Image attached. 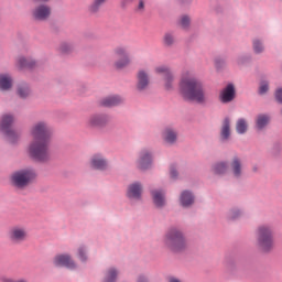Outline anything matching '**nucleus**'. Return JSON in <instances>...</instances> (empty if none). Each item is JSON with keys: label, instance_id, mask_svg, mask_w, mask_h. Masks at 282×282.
I'll return each mask as SVG.
<instances>
[{"label": "nucleus", "instance_id": "obj_1", "mask_svg": "<svg viewBox=\"0 0 282 282\" xmlns=\"http://www.w3.org/2000/svg\"><path fill=\"white\" fill-rule=\"evenodd\" d=\"M30 135L33 139L28 145V154L34 162H50L52 151L50 142L52 141V127L46 121H36L30 128Z\"/></svg>", "mask_w": 282, "mask_h": 282}, {"label": "nucleus", "instance_id": "obj_2", "mask_svg": "<svg viewBox=\"0 0 282 282\" xmlns=\"http://www.w3.org/2000/svg\"><path fill=\"white\" fill-rule=\"evenodd\" d=\"M178 94L188 102H197V105H206L208 102L204 82L191 72H184L181 75Z\"/></svg>", "mask_w": 282, "mask_h": 282}, {"label": "nucleus", "instance_id": "obj_3", "mask_svg": "<svg viewBox=\"0 0 282 282\" xmlns=\"http://www.w3.org/2000/svg\"><path fill=\"white\" fill-rule=\"evenodd\" d=\"M256 246L260 252L270 254L274 250V225L262 224L256 229Z\"/></svg>", "mask_w": 282, "mask_h": 282}, {"label": "nucleus", "instance_id": "obj_4", "mask_svg": "<svg viewBox=\"0 0 282 282\" xmlns=\"http://www.w3.org/2000/svg\"><path fill=\"white\" fill-rule=\"evenodd\" d=\"M163 245L172 252H183L185 248H188L186 237L178 228H171L165 232Z\"/></svg>", "mask_w": 282, "mask_h": 282}, {"label": "nucleus", "instance_id": "obj_5", "mask_svg": "<svg viewBox=\"0 0 282 282\" xmlns=\"http://www.w3.org/2000/svg\"><path fill=\"white\" fill-rule=\"evenodd\" d=\"M36 180V172L32 169H23L20 171H15L11 175L12 185L15 188H25L30 186Z\"/></svg>", "mask_w": 282, "mask_h": 282}, {"label": "nucleus", "instance_id": "obj_6", "mask_svg": "<svg viewBox=\"0 0 282 282\" xmlns=\"http://www.w3.org/2000/svg\"><path fill=\"white\" fill-rule=\"evenodd\" d=\"M14 122V116L11 113L3 115L0 121V131L6 134L7 140L14 144L21 138V132L13 130L12 124Z\"/></svg>", "mask_w": 282, "mask_h": 282}, {"label": "nucleus", "instance_id": "obj_7", "mask_svg": "<svg viewBox=\"0 0 282 282\" xmlns=\"http://www.w3.org/2000/svg\"><path fill=\"white\" fill-rule=\"evenodd\" d=\"M154 73L163 76L164 89L173 91L175 89V74L167 65H159L154 68Z\"/></svg>", "mask_w": 282, "mask_h": 282}, {"label": "nucleus", "instance_id": "obj_8", "mask_svg": "<svg viewBox=\"0 0 282 282\" xmlns=\"http://www.w3.org/2000/svg\"><path fill=\"white\" fill-rule=\"evenodd\" d=\"M85 124L87 129H104L109 124V115L91 113L87 117Z\"/></svg>", "mask_w": 282, "mask_h": 282}, {"label": "nucleus", "instance_id": "obj_9", "mask_svg": "<svg viewBox=\"0 0 282 282\" xmlns=\"http://www.w3.org/2000/svg\"><path fill=\"white\" fill-rule=\"evenodd\" d=\"M53 265L55 268H67L68 270H76L78 264L69 253H58L53 258Z\"/></svg>", "mask_w": 282, "mask_h": 282}, {"label": "nucleus", "instance_id": "obj_10", "mask_svg": "<svg viewBox=\"0 0 282 282\" xmlns=\"http://www.w3.org/2000/svg\"><path fill=\"white\" fill-rule=\"evenodd\" d=\"M8 237L11 243H23L28 241V229L23 226H14L9 230Z\"/></svg>", "mask_w": 282, "mask_h": 282}, {"label": "nucleus", "instance_id": "obj_11", "mask_svg": "<svg viewBox=\"0 0 282 282\" xmlns=\"http://www.w3.org/2000/svg\"><path fill=\"white\" fill-rule=\"evenodd\" d=\"M153 164V153L149 149H143L139 152V158L137 160V167L140 171H147L151 169Z\"/></svg>", "mask_w": 282, "mask_h": 282}, {"label": "nucleus", "instance_id": "obj_12", "mask_svg": "<svg viewBox=\"0 0 282 282\" xmlns=\"http://www.w3.org/2000/svg\"><path fill=\"white\" fill-rule=\"evenodd\" d=\"M89 164L95 171H107V169H109V162L105 155L100 153L94 154L89 160Z\"/></svg>", "mask_w": 282, "mask_h": 282}, {"label": "nucleus", "instance_id": "obj_13", "mask_svg": "<svg viewBox=\"0 0 282 282\" xmlns=\"http://www.w3.org/2000/svg\"><path fill=\"white\" fill-rule=\"evenodd\" d=\"M150 84L149 72L143 68L139 69L137 73V91H147Z\"/></svg>", "mask_w": 282, "mask_h": 282}, {"label": "nucleus", "instance_id": "obj_14", "mask_svg": "<svg viewBox=\"0 0 282 282\" xmlns=\"http://www.w3.org/2000/svg\"><path fill=\"white\" fill-rule=\"evenodd\" d=\"M177 129L169 126L165 127L162 131V140L165 144L173 147V144H177Z\"/></svg>", "mask_w": 282, "mask_h": 282}, {"label": "nucleus", "instance_id": "obj_15", "mask_svg": "<svg viewBox=\"0 0 282 282\" xmlns=\"http://www.w3.org/2000/svg\"><path fill=\"white\" fill-rule=\"evenodd\" d=\"M235 85L228 84L219 94V100L224 105H228V102H232L236 96Z\"/></svg>", "mask_w": 282, "mask_h": 282}, {"label": "nucleus", "instance_id": "obj_16", "mask_svg": "<svg viewBox=\"0 0 282 282\" xmlns=\"http://www.w3.org/2000/svg\"><path fill=\"white\" fill-rule=\"evenodd\" d=\"M142 191H143L142 183L134 182L128 186L127 197L129 199L140 200L142 199Z\"/></svg>", "mask_w": 282, "mask_h": 282}, {"label": "nucleus", "instance_id": "obj_17", "mask_svg": "<svg viewBox=\"0 0 282 282\" xmlns=\"http://www.w3.org/2000/svg\"><path fill=\"white\" fill-rule=\"evenodd\" d=\"M52 14V9L48 6L41 4L33 10V17L36 21H46Z\"/></svg>", "mask_w": 282, "mask_h": 282}, {"label": "nucleus", "instance_id": "obj_18", "mask_svg": "<svg viewBox=\"0 0 282 282\" xmlns=\"http://www.w3.org/2000/svg\"><path fill=\"white\" fill-rule=\"evenodd\" d=\"M151 195L156 208H162L166 205V193L163 189H153Z\"/></svg>", "mask_w": 282, "mask_h": 282}, {"label": "nucleus", "instance_id": "obj_19", "mask_svg": "<svg viewBox=\"0 0 282 282\" xmlns=\"http://www.w3.org/2000/svg\"><path fill=\"white\" fill-rule=\"evenodd\" d=\"M231 175L239 180L241 175H243V164L241 163V159L239 156H235L230 163Z\"/></svg>", "mask_w": 282, "mask_h": 282}, {"label": "nucleus", "instance_id": "obj_20", "mask_svg": "<svg viewBox=\"0 0 282 282\" xmlns=\"http://www.w3.org/2000/svg\"><path fill=\"white\" fill-rule=\"evenodd\" d=\"M15 66L18 69H34L36 67V61L32 57L20 56L17 58Z\"/></svg>", "mask_w": 282, "mask_h": 282}, {"label": "nucleus", "instance_id": "obj_21", "mask_svg": "<svg viewBox=\"0 0 282 282\" xmlns=\"http://www.w3.org/2000/svg\"><path fill=\"white\" fill-rule=\"evenodd\" d=\"M122 102H124V98L118 95L105 97L100 100L101 107H118V105H122Z\"/></svg>", "mask_w": 282, "mask_h": 282}, {"label": "nucleus", "instance_id": "obj_22", "mask_svg": "<svg viewBox=\"0 0 282 282\" xmlns=\"http://www.w3.org/2000/svg\"><path fill=\"white\" fill-rule=\"evenodd\" d=\"M13 83L14 79H12V75L8 73L0 74V91H10Z\"/></svg>", "mask_w": 282, "mask_h": 282}, {"label": "nucleus", "instance_id": "obj_23", "mask_svg": "<svg viewBox=\"0 0 282 282\" xmlns=\"http://www.w3.org/2000/svg\"><path fill=\"white\" fill-rule=\"evenodd\" d=\"M180 204L183 208H191L195 204V195L192 192L184 191L180 196Z\"/></svg>", "mask_w": 282, "mask_h": 282}, {"label": "nucleus", "instance_id": "obj_24", "mask_svg": "<svg viewBox=\"0 0 282 282\" xmlns=\"http://www.w3.org/2000/svg\"><path fill=\"white\" fill-rule=\"evenodd\" d=\"M230 118L226 117L223 120V124L220 128V140L221 142H228V140H230Z\"/></svg>", "mask_w": 282, "mask_h": 282}, {"label": "nucleus", "instance_id": "obj_25", "mask_svg": "<svg viewBox=\"0 0 282 282\" xmlns=\"http://www.w3.org/2000/svg\"><path fill=\"white\" fill-rule=\"evenodd\" d=\"M268 124H270V115L260 113L256 117V129L258 131H263Z\"/></svg>", "mask_w": 282, "mask_h": 282}, {"label": "nucleus", "instance_id": "obj_26", "mask_svg": "<svg viewBox=\"0 0 282 282\" xmlns=\"http://www.w3.org/2000/svg\"><path fill=\"white\" fill-rule=\"evenodd\" d=\"M236 132L239 135L248 133V120H246V118H239L236 121Z\"/></svg>", "mask_w": 282, "mask_h": 282}, {"label": "nucleus", "instance_id": "obj_27", "mask_svg": "<svg viewBox=\"0 0 282 282\" xmlns=\"http://www.w3.org/2000/svg\"><path fill=\"white\" fill-rule=\"evenodd\" d=\"M76 257L79 259L82 263H87V261H89V256H87V246L80 245L77 248Z\"/></svg>", "mask_w": 282, "mask_h": 282}, {"label": "nucleus", "instance_id": "obj_28", "mask_svg": "<svg viewBox=\"0 0 282 282\" xmlns=\"http://www.w3.org/2000/svg\"><path fill=\"white\" fill-rule=\"evenodd\" d=\"M120 274V272L118 271V269L116 268H110L108 269V271L106 272L104 282H116L118 280V275Z\"/></svg>", "mask_w": 282, "mask_h": 282}, {"label": "nucleus", "instance_id": "obj_29", "mask_svg": "<svg viewBox=\"0 0 282 282\" xmlns=\"http://www.w3.org/2000/svg\"><path fill=\"white\" fill-rule=\"evenodd\" d=\"M130 65H131V57L130 56L119 57L115 62L116 69H124L126 67H129Z\"/></svg>", "mask_w": 282, "mask_h": 282}, {"label": "nucleus", "instance_id": "obj_30", "mask_svg": "<svg viewBox=\"0 0 282 282\" xmlns=\"http://www.w3.org/2000/svg\"><path fill=\"white\" fill-rule=\"evenodd\" d=\"M212 170L216 175H224V173H226L228 171V163L227 162H218L213 165Z\"/></svg>", "mask_w": 282, "mask_h": 282}, {"label": "nucleus", "instance_id": "obj_31", "mask_svg": "<svg viewBox=\"0 0 282 282\" xmlns=\"http://www.w3.org/2000/svg\"><path fill=\"white\" fill-rule=\"evenodd\" d=\"M17 94L20 98H29V96L32 94V90L28 84H22L18 86Z\"/></svg>", "mask_w": 282, "mask_h": 282}, {"label": "nucleus", "instance_id": "obj_32", "mask_svg": "<svg viewBox=\"0 0 282 282\" xmlns=\"http://www.w3.org/2000/svg\"><path fill=\"white\" fill-rule=\"evenodd\" d=\"M59 54H72L74 52V44L69 42H63L58 46Z\"/></svg>", "mask_w": 282, "mask_h": 282}, {"label": "nucleus", "instance_id": "obj_33", "mask_svg": "<svg viewBox=\"0 0 282 282\" xmlns=\"http://www.w3.org/2000/svg\"><path fill=\"white\" fill-rule=\"evenodd\" d=\"M113 54L117 58H124L129 56V48H127V46H118L115 48Z\"/></svg>", "mask_w": 282, "mask_h": 282}, {"label": "nucleus", "instance_id": "obj_34", "mask_svg": "<svg viewBox=\"0 0 282 282\" xmlns=\"http://www.w3.org/2000/svg\"><path fill=\"white\" fill-rule=\"evenodd\" d=\"M242 216H243V212H241V209L239 208H232L228 213V219H230L231 221L240 219Z\"/></svg>", "mask_w": 282, "mask_h": 282}, {"label": "nucleus", "instance_id": "obj_35", "mask_svg": "<svg viewBox=\"0 0 282 282\" xmlns=\"http://www.w3.org/2000/svg\"><path fill=\"white\" fill-rule=\"evenodd\" d=\"M175 43V36L172 33H165L163 36V45L172 47Z\"/></svg>", "mask_w": 282, "mask_h": 282}, {"label": "nucleus", "instance_id": "obj_36", "mask_svg": "<svg viewBox=\"0 0 282 282\" xmlns=\"http://www.w3.org/2000/svg\"><path fill=\"white\" fill-rule=\"evenodd\" d=\"M107 0H95L90 6V12H98Z\"/></svg>", "mask_w": 282, "mask_h": 282}, {"label": "nucleus", "instance_id": "obj_37", "mask_svg": "<svg viewBox=\"0 0 282 282\" xmlns=\"http://www.w3.org/2000/svg\"><path fill=\"white\" fill-rule=\"evenodd\" d=\"M269 89H270V83H268L267 80H262L259 87L260 96L268 94Z\"/></svg>", "mask_w": 282, "mask_h": 282}, {"label": "nucleus", "instance_id": "obj_38", "mask_svg": "<svg viewBox=\"0 0 282 282\" xmlns=\"http://www.w3.org/2000/svg\"><path fill=\"white\" fill-rule=\"evenodd\" d=\"M263 50H264L263 43L260 42L259 40H253V52L256 54H261Z\"/></svg>", "mask_w": 282, "mask_h": 282}, {"label": "nucleus", "instance_id": "obj_39", "mask_svg": "<svg viewBox=\"0 0 282 282\" xmlns=\"http://www.w3.org/2000/svg\"><path fill=\"white\" fill-rule=\"evenodd\" d=\"M181 28H183V30H188V26L191 25V18L188 15H183L181 18Z\"/></svg>", "mask_w": 282, "mask_h": 282}, {"label": "nucleus", "instance_id": "obj_40", "mask_svg": "<svg viewBox=\"0 0 282 282\" xmlns=\"http://www.w3.org/2000/svg\"><path fill=\"white\" fill-rule=\"evenodd\" d=\"M275 100L282 105V88L275 90Z\"/></svg>", "mask_w": 282, "mask_h": 282}, {"label": "nucleus", "instance_id": "obj_41", "mask_svg": "<svg viewBox=\"0 0 282 282\" xmlns=\"http://www.w3.org/2000/svg\"><path fill=\"white\" fill-rule=\"evenodd\" d=\"M170 175H171L172 180H177V169L175 166H171Z\"/></svg>", "mask_w": 282, "mask_h": 282}, {"label": "nucleus", "instance_id": "obj_42", "mask_svg": "<svg viewBox=\"0 0 282 282\" xmlns=\"http://www.w3.org/2000/svg\"><path fill=\"white\" fill-rule=\"evenodd\" d=\"M137 282H149V278L144 274H141L137 278Z\"/></svg>", "mask_w": 282, "mask_h": 282}, {"label": "nucleus", "instance_id": "obj_43", "mask_svg": "<svg viewBox=\"0 0 282 282\" xmlns=\"http://www.w3.org/2000/svg\"><path fill=\"white\" fill-rule=\"evenodd\" d=\"M0 281H2V282H14V280H12L10 278H6V276H1Z\"/></svg>", "mask_w": 282, "mask_h": 282}, {"label": "nucleus", "instance_id": "obj_44", "mask_svg": "<svg viewBox=\"0 0 282 282\" xmlns=\"http://www.w3.org/2000/svg\"><path fill=\"white\" fill-rule=\"evenodd\" d=\"M138 10H144V2L143 1L139 2Z\"/></svg>", "mask_w": 282, "mask_h": 282}, {"label": "nucleus", "instance_id": "obj_45", "mask_svg": "<svg viewBox=\"0 0 282 282\" xmlns=\"http://www.w3.org/2000/svg\"><path fill=\"white\" fill-rule=\"evenodd\" d=\"M13 282H28L25 279H20V280H13Z\"/></svg>", "mask_w": 282, "mask_h": 282}, {"label": "nucleus", "instance_id": "obj_46", "mask_svg": "<svg viewBox=\"0 0 282 282\" xmlns=\"http://www.w3.org/2000/svg\"><path fill=\"white\" fill-rule=\"evenodd\" d=\"M238 64L241 65V59H238Z\"/></svg>", "mask_w": 282, "mask_h": 282}]
</instances>
